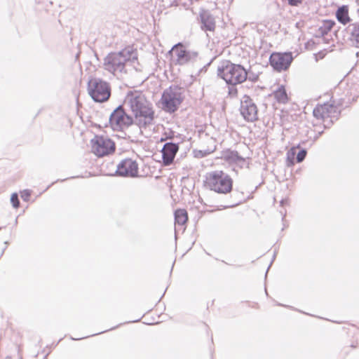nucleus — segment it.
Segmentation results:
<instances>
[{
	"mask_svg": "<svg viewBox=\"0 0 359 359\" xmlns=\"http://www.w3.org/2000/svg\"><path fill=\"white\" fill-rule=\"evenodd\" d=\"M126 104L129 106L134 116V123L141 131L154 126V111L152 104L142 93L136 91L128 94Z\"/></svg>",
	"mask_w": 359,
	"mask_h": 359,
	"instance_id": "1",
	"label": "nucleus"
},
{
	"mask_svg": "<svg viewBox=\"0 0 359 359\" xmlns=\"http://www.w3.org/2000/svg\"><path fill=\"white\" fill-rule=\"evenodd\" d=\"M137 60V52L133 46H128L118 52L108 54L104 60V68L114 76L126 73V67L128 63Z\"/></svg>",
	"mask_w": 359,
	"mask_h": 359,
	"instance_id": "2",
	"label": "nucleus"
},
{
	"mask_svg": "<svg viewBox=\"0 0 359 359\" xmlns=\"http://www.w3.org/2000/svg\"><path fill=\"white\" fill-rule=\"evenodd\" d=\"M205 186L218 194H226L232 190L233 180L231 177L222 170H215L207 173Z\"/></svg>",
	"mask_w": 359,
	"mask_h": 359,
	"instance_id": "3",
	"label": "nucleus"
},
{
	"mask_svg": "<svg viewBox=\"0 0 359 359\" xmlns=\"http://www.w3.org/2000/svg\"><path fill=\"white\" fill-rule=\"evenodd\" d=\"M218 76L228 84L236 86L244 82L247 79L246 70L240 65H235L229 61L224 62L218 68Z\"/></svg>",
	"mask_w": 359,
	"mask_h": 359,
	"instance_id": "4",
	"label": "nucleus"
},
{
	"mask_svg": "<svg viewBox=\"0 0 359 359\" xmlns=\"http://www.w3.org/2000/svg\"><path fill=\"white\" fill-rule=\"evenodd\" d=\"M182 88L172 86L165 90L160 100L161 109L168 113L176 111L183 101Z\"/></svg>",
	"mask_w": 359,
	"mask_h": 359,
	"instance_id": "5",
	"label": "nucleus"
},
{
	"mask_svg": "<svg viewBox=\"0 0 359 359\" xmlns=\"http://www.w3.org/2000/svg\"><path fill=\"white\" fill-rule=\"evenodd\" d=\"M88 91L92 99L97 102H104L111 95L109 83L100 78H92L88 83Z\"/></svg>",
	"mask_w": 359,
	"mask_h": 359,
	"instance_id": "6",
	"label": "nucleus"
},
{
	"mask_svg": "<svg viewBox=\"0 0 359 359\" xmlns=\"http://www.w3.org/2000/svg\"><path fill=\"white\" fill-rule=\"evenodd\" d=\"M134 123V119L128 115L122 106H118L109 116V123L114 130H122Z\"/></svg>",
	"mask_w": 359,
	"mask_h": 359,
	"instance_id": "7",
	"label": "nucleus"
},
{
	"mask_svg": "<svg viewBox=\"0 0 359 359\" xmlns=\"http://www.w3.org/2000/svg\"><path fill=\"white\" fill-rule=\"evenodd\" d=\"M92 151L98 157L109 155L114 152L115 143L107 137L95 136L91 140Z\"/></svg>",
	"mask_w": 359,
	"mask_h": 359,
	"instance_id": "8",
	"label": "nucleus"
},
{
	"mask_svg": "<svg viewBox=\"0 0 359 359\" xmlns=\"http://www.w3.org/2000/svg\"><path fill=\"white\" fill-rule=\"evenodd\" d=\"M171 52L175 57L176 63L180 65L195 61L198 55L196 51L187 50L181 43L175 45Z\"/></svg>",
	"mask_w": 359,
	"mask_h": 359,
	"instance_id": "9",
	"label": "nucleus"
},
{
	"mask_svg": "<svg viewBox=\"0 0 359 359\" xmlns=\"http://www.w3.org/2000/svg\"><path fill=\"white\" fill-rule=\"evenodd\" d=\"M292 60L291 53H273L270 56L269 62L274 69L280 72L286 70L290 67Z\"/></svg>",
	"mask_w": 359,
	"mask_h": 359,
	"instance_id": "10",
	"label": "nucleus"
},
{
	"mask_svg": "<svg viewBox=\"0 0 359 359\" xmlns=\"http://www.w3.org/2000/svg\"><path fill=\"white\" fill-rule=\"evenodd\" d=\"M240 111L247 121L252 122L257 119V106L247 95H245L241 100Z\"/></svg>",
	"mask_w": 359,
	"mask_h": 359,
	"instance_id": "11",
	"label": "nucleus"
},
{
	"mask_svg": "<svg viewBox=\"0 0 359 359\" xmlns=\"http://www.w3.org/2000/svg\"><path fill=\"white\" fill-rule=\"evenodd\" d=\"M116 173L119 176L135 177L138 175V164L132 158H125L117 165Z\"/></svg>",
	"mask_w": 359,
	"mask_h": 359,
	"instance_id": "12",
	"label": "nucleus"
},
{
	"mask_svg": "<svg viewBox=\"0 0 359 359\" xmlns=\"http://www.w3.org/2000/svg\"><path fill=\"white\" fill-rule=\"evenodd\" d=\"M335 113H337V107L328 103L317 106L313 111L316 118L323 120L332 117Z\"/></svg>",
	"mask_w": 359,
	"mask_h": 359,
	"instance_id": "13",
	"label": "nucleus"
},
{
	"mask_svg": "<svg viewBox=\"0 0 359 359\" xmlns=\"http://www.w3.org/2000/svg\"><path fill=\"white\" fill-rule=\"evenodd\" d=\"M178 150L179 146L177 144L167 142L164 144L161 151L165 165H168L172 163Z\"/></svg>",
	"mask_w": 359,
	"mask_h": 359,
	"instance_id": "14",
	"label": "nucleus"
},
{
	"mask_svg": "<svg viewBox=\"0 0 359 359\" xmlns=\"http://www.w3.org/2000/svg\"><path fill=\"white\" fill-rule=\"evenodd\" d=\"M201 29L205 31L213 32L215 29V20L212 15L206 11L200 14Z\"/></svg>",
	"mask_w": 359,
	"mask_h": 359,
	"instance_id": "15",
	"label": "nucleus"
},
{
	"mask_svg": "<svg viewBox=\"0 0 359 359\" xmlns=\"http://www.w3.org/2000/svg\"><path fill=\"white\" fill-rule=\"evenodd\" d=\"M351 41L359 48V22L350 24L347 27Z\"/></svg>",
	"mask_w": 359,
	"mask_h": 359,
	"instance_id": "16",
	"label": "nucleus"
},
{
	"mask_svg": "<svg viewBox=\"0 0 359 359\" xmlns=\"http://www.w3.org/2000/svg\"><path fill=\"white\" fill-rule=\"evenodd\" d=\"M207 143L208 144H210V146L207 149H202L200 150L194 151L195 156L196 157H198V158L204 157V156H207L208 154L212 153L215 150L216 145H215V142L213 138H212V137L208 138Z\"/></svg>",
	"mask_w": 359,
	"mask_h": 359,
	"instance_id": "17",
	"label": "nucleus"
},
{
	"mask_svg": "<svg viewBox=\"0 0 359 359\" xmlns=\"http://www.w3.org/2000/svg\"><path fill=\"white\" fill-rule=\"evenodd\" d=\"M336 17L338 21L344 25L348 22L350 21V18L348 16V7L346 6L339 7L336 12Z\"/></svg>",
	"mask_w": 359,
	"mask_h": 359,
	"instance_id": "18",
	"label": "nucleus"
},
{
	"mask_svg": "<svg viewBox=\"0 0 359 359\" xmlns=\"http://www.w3.org/2000/svg\"><path fill=\"white\" fill-rule=\"evenodd\" d=\"M274 98L276 101L281 104H285L288 101V96L284 86H280L273 92Z\"/></svg>",
	"mask_w": 359,
	"mask_h": 359,
	"instance_id": "19",
	"label": "nucleus"
},
{
	"mask_svg": "<svg viewBox=\"0 0 359 359\" xmlns=\"http://www.w3.org/2000/svg\"><path fill=\"white\" fill-rule=\"evenodd\" d=\"M175 223L179 225L184 224L188 220L187 212L184 209H178L175 212Z\"/></svg>",
	"mask_w": 359,
	"mask_h": 359,
	"instance_id": "20",
	"label": "nucleus"
},
{
	"mask_svg": "<svg viewBox=\"0 0 359 359\" xmlns=\"http://www.w3.org/2000/svg\"><path fill=\"white\" fill-rule=\"evenodd\" d=\"M231 158L236 163H244L245 161V158L241 156L237 151L232 152Z\"/></svg>",
	"mask_w": 359,
	"mask_h": 359,
	"instance_id": "21",
	"label": "nucleus"
},
{
	"mask_svg": "<svg viewBox=\"0 0 359 359\" xmlns=\"http://www.w3.org/2000/svg\"><path fill=\"white\" fill-rule=\"evenodd\" d=\"M334 22L330 20L325 21L323 25V27H321V29H323L322 33H327L328 31L331 30L332 27L334 26Z\"/></svg>",
	"mask_w": 359,
	"mask_h": 359,
	"instance_id": "22",
	"label": "nucleus"
},
{
	"mask_svg": "<svg viewBox=\"0 0 359 359\" xmlns=\"http://www.w3.org/2000/svg\"><path fill=\"white\" fill-rule=\"evenodd\" d=\"M11 202L12 203L13 206L14 208H17L19 207L20 202H19V199H18V196L16 193H14L11 195Z\"/></svg>",
	"mask_w": 359,
	"mask_h": 359,
	"instance_id": "23",
	"label": "nucleus"
},
{
	"mask_svg": "<svg viewBox=\"0 0 359 359\" xmlns=\"http://www.w3.org/2000/svg\"><path fill=\"white\" fill-rule=\"evenodd\" d=\"M306 151L304 149H302L299 151V153L297 155V161L298 163H301L303 161L306 157Z\"/></svg>",
	"mask_w": 359,
	"mask_h": 359,
	"instance_id": "24",
	"label": "nucleus"
},
{
	"mask_svg": "<svg viewBox=\"0 0 359 359\" xmlns=\"http://www.w3.org/2000/svg\"><path fill=\"white\" fill-rule=\"evenodd\" d=\"M31 195L29 190L25 189L21 192V198L24 201H28Z\"/></svg>",
	"mask_w": 359,
	"mask_h": 359,
	"instance_id": "25",
	"label": "nucleus"
},
{
	"mask_svg": "<svg viewBox=\"0 0 359 359\" xmlns=\"http://www.w3.org/2000/svg\"><path fill=\"white\" fill-rule=\"evenodd\" d=\"M229 94L231 97L236 96V95H237V89H236V88H235V86H232L231 87L229 88Z\"/></svg>",
	"mask_w": 359,
	"mask_h": 359,
	"instance_id": "26",
	"label": "nucleus"
},
{
	"mask_svg": "<svg viewBox=\"0 0 359 359\" xmlns=\"http://www.w3.org/2000/svg\"><path fill=\"white\" fill-rule=\"evenodd\" d=\"M287 1L290 6H297L302 4V0H287Z\"/></svg>",
	"mask_w": 359,
	"mask_h": 359,
	"instance_id": "27",
	"label": "nucleus"
}]
</instances>
